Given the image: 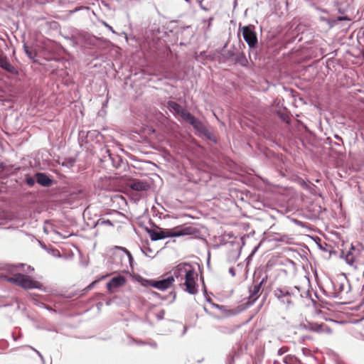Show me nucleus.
Returning <instances> with one entry per match:
<instances>
[{"label":"nucleus","mask_w":364,"mask_h":364,"mask_svg":"<svg viewBox=\"0 0 364 364\" xmlns=\"http://www.w3.org/2000/svg\"><path fill=\"white\" fill-rule=\"evenodd\" d=\"M62 36L67 40L73 42L74 46H80L82 48H100V39L87 32L73 30L70 34Z\"/></svg>","instance_id":"39448f33"},{"label":"nucleus","mask_w":364,"mask_h":364,"mask_svg":"<svg viewBox=\"0 0 364 364\" xmlns=\"http://www.w3.org/2000/svg\"><path fill=\"white\" fill-rule=\"evenodd\" d=\"M205 301H206L207 302H208L209 304H212V305H213V304H214V303L213 302L212 299H211L210 297H208V296H205Z\"/></svg>","instance_id":"774afa93"},{"label":"nucleus","mask_w":364,"mask_h":364,"mask_svg":"<svg viewBox=\"0 0 364 364\" xmlns=\"http://www.w3.org/2000/svg\"><path fill=\"white\" fill-rule=\"evenodd\" d=\"M306 24H276L271 27V37L277 41L289 44L302 41L303 28Z\"/></svg>","instance_id":"f03ea898"},{"label":"nucleus","mask_w":364,"mask_h":364,"mask_svg":"<svg viewBox=\"0 0 364 364\" xmlns=\"http://www.w3.org/2000/svg\"><path fill=\"white\" fill-rule=\"evenodd\" d=\"M95 225H109L112 227L114 225L109 219L100 218L97 220Z\"/></svg>","instance_id":"f704fd0d"},{"label":"nucleus","mask_w":364,"mask_h":364,"mask_svg":"<svg viewBox=\"0 0 364 364\" xmlns=\"http://www.w3.org/2000/svg\"><path fill=\"white\" fill-rule=\"evenodd\" d=\"M149 222L154 228L144 227V230L151 241H158L168 237H181L191 234L188 227L177 226L172 229L164 230L156 225L151 220H149Z\"/></svg>","instance_id":"20e7f679"},{"label":"nucleus","mask_w":364,"mask_h":364,"mask_svg":"<svg viewBox=\"0 0 364 364\" xmlns=\"http://www.w3.org/2000/svg\"><path fill=\"white\" fill-rule=\"evenodd\" d=\"M100 134V132L96 130L89 131L86 133V138H94L97 137Z\"/></svg>","instance_id":"58836bf2"},{"label":"nucleus","mask_w":364,"mask_h":364,"mask_svg":"<svg viewBox=\"0 0 364 364\" xmlns=\"http://www.w3.org/2000/svg\"><path fill=\"white\" fill-rule=\"evenodd\" d=\"M262 288L261 283H257L253 287V289H249V296L248 301L239 305L237 308L232 310H230L231 311L232 315H237L240 313L242 312L250 306H251L257 299V295L261 291Z\"/></svg>","instance_id":"1a4fd4ad"},{"label":"nucleus","mask_w":364,"mask_h":364,"mask_svg":"<svg viewBox=\"0 0 364 364\" xmlns=\"http://www.w3.org/2000/svg\"><path fill=\"white\" fill-rule=\"evenodd\" d=\"M364 37V27L360 28V31L358 32V36L360 38V35Z\"/></svg>","instance_id":"338daca9"},{"label":"nucleus","mask_w":364,"mask_h":364,"mask_svg":"<svg viewBox=\"0 0 364 364\" xmlns=\"http://www.w3.org/2000/svg\"><path fill=\"white\" fill-rule=\"evenodd\" d=\"M101 156L100 157V162L105 166L107 167L109 165V161L112 159V153L108 146H105L100 150Z\"/></svg>","instance_id":"4be33fe9"},{"label":"nucleus","mask_w":364,"mask_h":364,"mask_svg":"<svg viewBox=\"0 0 364 364\" xmlns=\"http://www.w3.org/2000/svg\"><path fill=\"white\" fill-rule=\"evenodd\" d=\"M340 292L338 291H335L333 293H332V297L333 298H338L339 296H340Z\"/></svg>","instance_id":"69168bd1"},{"label":"nucleus","mask_w":364,"mask_h":364,"mask_svg":"<svg viewBox=\"0 0 364 364\" xmlns=\"http://www.w3.org/2000/svg\"><path fill=\"white\" fill-rule=\"evenodd\" d=\"M164 316H165V311L164 309H161L160 310L157 314H156V318L158 320L161 321L162 319H164Z\"/></svg>","instance_id":"c03bdc74"},{"label":"nucleus","mask_w":364,"mask_h":364,"mask_svg":"<svg viewBox=\"0 0 364 364\" xmlns=\"http://www.w3.org/2000/svg\"><path fill=\"white\" fill-rule=\"evenodd\" d=\"M65 52V49L61 45L53 43V47L49 50L48 55L46 58L49 61L61 62L65 60V58L61 56V53Z\"/></svg>","instance_id":"9b49d317"},{"label":"nucleus","mask_w":364,"mask_h":364,"mask_svg":"<svg viewBox=\"0 0 364 364\" xmlns=\"http://www.w3.org/2000/svg\"><path fill=\"white\" fill-rule=\"evenodd\" d=\"M140 249H141V250L142 253H143L145 256H149V255H148V253H149H149L152 252V250H151L149 247H146L145 250H144V249H143L142 247H140Z\"/></svg>","instance_id":"09e8293b"},{"label":"nucleus","mask_w":364,"mask_h":364,"mask_svg":"<svg viewBox=\"0 0 364 364\" xmlns=\"http://www.w3.org/2000/svg\"><path fill=\"white\" fill-rule=\"evenodd\" d=\"M360 254V250L357 249L353 244H351L350 249L346 253H345L344 251H341L340 258H343L346 264L350 266H353L355 262L356 257Z\"/></svg>","instance_id":"2eb2a0df"},{"label":"nucleus","mask_w":364,"mask_h":364,"mask_svg":"<svg viewBox=\"0 0 364 364\" xmlns=\"http://www.w3.org/2000/svg\"><path fill=\"white\" fill-rule=\"evenodd\" d=\"M217 330L220 333H223V334H232L234 332V330L229 328V327H227V326H219L217 327Z\"/></svg>","instance_id":"473e14b6"},{"label":"nucleus","mask_w":364,"mask_h":364,"mask_svg":"<svg viewBox=\"0 0 364 364\" xmlns=\"http://www.w3.org/2000/svg\"><path fill=\"white\" fill-rule=\"evenodd\" d=\"M167 107L171 112L179 116L183 122L186 121L187 117L191 114L188 109L183 107L180 104L175 101L168 100L167 102Z\"/></svg>","instance_id":"9d476101"},{"label":"nucleus","mask_w":364,"mask_h":364,"mask_svg":"<svg viewBox=\"0 0 364 364\" xmlns=\"http://www.w3.org/2000/svg\"><path fill=\"white\" fill-rule=\"evenodd\" d=\"M24 182L29 187H33L35 184L37 183V181H36V173L33 176L26 174L24 178Z\"/></svg>","instance_id":"c756f323"},{"label":"nucleus","mask_w":364,"mask_h":364,"mask_svg":"<svg viewBox=\"0 0 364 364\" xmlns=\"http://www.w3.org/2000/svg\"><path fill=\"white\" fill-rule=\"evenodd\" d=\"M237 347H232L230 351L226 355L225 364H234L237 358H240L242 354V347L240 343H236Z\"/></svg>","instance_id":"6ab92c4d"},{"label":"nucleus","mask_w":364,"mask_h":364,"mask_svg":"<svg viewBox=\"0 0 364 364\" xmlns=\"http://www.w3.org/2000/svg\"><path fill=\"white\" fill-rule=\"evenodd\" d=\"M9 347V342L6 340H0V349L5 350Z\"/></svg>","instance_id":"79ce46f5"},{"label":"nucleus","mask_w":364,"mask_h":364,"mask_svg":"<svg viewBox=\"0 0 364 364\" xmlns=\"http://www.w3.org/2000/svg\"><path fill=\"white\" fill-rule=\"evenodd\" d=\"M252 257H253L250 256V254L247 256V257L245 259L247 264H249L251 262Z\"/></svg>","instance_id":"0e129e2a"},{"label":"nucleus","mask_w":364,"mask_h":364,"mask_svg":"<svg viewBox=\"0 0 364 364\" xmlns=\"http://www.w3.org/2000/svg\"><path fill=\"white\" fill-rule=\"evenodd\" d=\"M6 168V164L4 162L0 161V172H2Z\"/></svg>","instance_id":"bf43d9fd"},{"label":"nucleus","mask_w":364,"mask_h":364,"mask_svg":"<svg viewBox=\"0 0 364 364\" xmlns=\"http://www.w3.org/2000/svg\"><path fill=\"white\" fill-rule=\"evenodd\" d=\"M184 122L192 126L198 136L204 137L214 144H218V139L214 134L207 129L200 119L195 117L192 113L189 114Z\"/></svg>","instance_id":"0eeeda50"},{"label":"nucleus","mask_w":364,"mask_h":364,"mask_svg":"<svg viewBox=\"0 0 364 364\" xmlns=\"http://www.w3.org/2000/svg\"><path fill=\"white\" fill-rule=\"evenodd\" d=\"M200 279H201V281L203 282V295H204V296H207V294H208L207 288H206V286L205 284L203 277H201Z\"/></svg>","instance_id":"8fccbe9b"},{"label":"nucleus","mask_w":364,"mask_h":364,"mask_svg":"<svg viewBox=\"0 0 364 364\" xmlns=\"http://www.w3.org/2000/svg\"><path fill=\"white\" fill-rule=\"evenodd\" d=\"M300 184L304 189L309 191L310 193H311L312 185L309 184L307 182L304 181V180L301 181Z\"/></svg>","instance_id":"ea45409f"},{"label":"nucleus","mask_w":364,"mask_h":364,"mask_svg":"<svg viewBox=\"0 0 364 364\" xmlns=\"http://www.w3.org/2000/svg\"><path fill=\"white\" fill-rule=\"evenodd\" d=\"M109 164L115 168H120L122 165L124 164V160L123 158L118 155L112 154V159L109 161Z\"/></svg>","instance_id":"a878e982"},{"label":"nucleus","mask_w":364,"mask_h":364,"mask_svg":"<svg viewBox=\"0 0 364 364\" xmlns=\"http://www.w3.org/2000/svg\"><path fill=\"white\" fill-rule=\"evenodd\" d=\"M114 249L116 250L122 251L127 256L129 264L132 267V263L134 262V257H133L132 253L127 248H125L124 247L115 246Z\"/></svg>","instance_id":"c85d7f7f"},{"label":"nucleus","mask_w":364,"mask_h":364,"mask_svg":"<svg viewBox=\"0 0 364 364\" xmlns=\"http://www.w3.org/2000/svg\"><path fill=\"white\" fill-rule=\"evenodd\" d=\"M28 347L31 348V349H33L37 353V355L40 357L42 362L44 363V358H43V355L41 353V352H39L38 350H37L32 346H28Z\"/></svg>","instance_id":"864d4df0"},{"label":"nucleus","mask_w":364,"mask_h":364,"mask_svg":"<svg viewBox=\"0 0 364 364\" xmlns=\"http://www.w3.org/2000/svg\"><path fill=\"white\" fill-rule=\"evenodd\" d=\"M127 279L123 275H117L113 277L106 284L107 291L109 293H114L116 289L124 286L126 283Z\"/></svg>","instance_id":"dca6fc26"},{"label":"nucleus","mask_w":364,"mask_h":364,"mask_svg":"<svg viewBox=\"0 0 364 364\" xmlns=\"http://www.w3.org/2000/svg\"><path fill=\"white\" fill-rule=\"evenodd\" d=\"M226 46L227 44H225L223 48L220 50L219 56L220 63L231 62L232 59H233L234 53L237 48L233 46L230 49L227 50L225 49Z\"/></svg>","instance_id":"aec40b11"},{"label":"nucleus","mask_w":364,"mask_h":364,"mask_svg":"<svg viewBox=\"0 0 364 364\" xmlns=\"http://www.w3.org/2000/svg\"><path fill=\"white\" fill-rule=\"evenodd\" d=\"M0 68L6 73L14 76L19 75L18 68L11 65L7 57L3 54H0Z\"/></svg>","instance_id":"a211bd4d"},{"label":"nucleus","mask_w":364,"mask_h":364,"mask_svg":"<svg viewBox=\"0 0 364 364\" xmlns=\"http://www.w3.org/2000/svg\"><path fill=\"white\" fill-rule=\"evenodd\" d=\"M261 245V242H259L257 246H255L250 252V256L254 257V255L256 254V252L258 251L259 247Z\"/></svg>","instance_id":"de8ad7c7"},{"label":"nucleus","mask_w":364,"mask_h":364,"mask_svg":"<svg viewBox=\"0 0 364 364\" xmlns=\"http://www.w3.org/2000/svg\"><path fill=\"white\" fill-rule=\"evenodd\" d=\"M274 296L283 304H287V306L291 305L292 301L291 299H287L286 296H291L294 295L291 289L288 287L284 288H277L274 291Z\"/></svg>","instance_id":"4468645a"},{"label":"nucleus","mask_w":364,"mask_h":364,"mask_svg":"<svg viewBox=\"0 0 364 364\" xmlns=\"http://www.w3.org/2000/svg\"><path fill=\"white\" fill-rule=\"evenodd\" d=\"M267 279H268V276H267V275H266L264 277H263V278L262 279V280H261L259 283H261V284H262V286H263V284H264L265 282H267Z\"/></svg>","instance_id":"680f3d73"},{"label":"nucleus","mask_w":364,"mask_h":364,"mask_svg":"<svg viewBox=\"0 0 364 364\" xmlns=\"http://www.w3.org/2000/svg\"><path fill=\"white\" fill-rule=\"evenodd\" d=\"M36 181L42 187L50 188L57 183V181L46 172L36 171Z\"/></svg>","instance_id":"ddd939ff"},{"label":"nucleus","mask_w":364,"mask_h":364,"mask_svg":"<svg viewBox=\"0 0 364 364\" xmlns=\"http://www.w3.org/2000/svg\"><path fill=\"white\" fill-rule=\"evenodd\" d=\"M127 337L128 339V342H127L128 344L136 343L137 345H146V342L143 341L141 340L135 339L134 338H133L130 336H127Z\"/></svg>","instance_id":"c9c22d12"},{"label":"nucleus","mask_w":364,"mask_h":364,"mask_svg":"<svg viewBox=\"0 0 364 364\" xmlns=\"http://www.w3.org/2000/svg\"><path fill=\"white\" fill-rule=\"evenodd\" d=\"M230 63L233 65H240L244 68L248 66V60L245 54L243 52L237 50V49H236L234 53L233 59H232Z\"/></svg>","instance_id":"412c9836"},{"label":"nucleus","mask_w":364,"mask_h":364,"mask_svg":"<svg viewBox=\"0 0 364 364\" xmlns=\"http://www.w3.org/2000/svg\"><path fill=\"white\" fill-rule=\"evenodd\" d=\"M107 275L101 276L98 279L94 280L85 289V290L87 291L91 290L98 282L105 279V278H107Z\"/></svg>","instance_id":"72a5a7b5"},{"label":"nucleus","mask_w":364,"mask_h":364,"mask_svg":"<svg viewBox=\"0 0 364 364\" xmlns=\"http://www.w3.org/2000/svg\"><path fill=\"white\" fill-rule=\"evenodd\" d=\"M25 266L26 264L23 263L6 264V270L10 273L11 275L5 276L4 279L26 290L37 289L41 291H46V289L43 287V285L41 282L36 281L31 277L22 273H14L19 269H23Z\"/></svg>","instance_id":"7ed1b4c3"},{"label":"nucleus","mask_w":364,"mask_h":364,"mask_svg":"<svg viewBox=\"0 0 364 364\" xmlns=\"http://www.w3.org/2000/svg\"><path fill=\"white\" fill-rule=\"evenodd\" d=\"M304 128H305V134H306V138H311V136H314V134L312 132H311L308 128L307 127L304 126Z\"/></svg>","instance_id":"49530a36"},{"label":"nucleus","mask_w":364,"mask_h":364,"mask_svg":"<svg viewBox=\"0 0 364 364\" xmlns=\"http://www.w3.org/2000/svg\"><path fill=\"white\" fill-rule=\"evenodd\" d=\"M168 274L173 277V280L175 278L180 281L185 280L183 285L186 292L191 295L198 293V275L195 267L189 262L179 263L168 272Z\"/></svg>","instance_id":"f257e3e1"},{"label":"nucleus","mask_w":364,"mask_h":364,"mask_svg":"<svg viewBox=\"0 0 364 364\" xmlns=\"http://www.w3.org/2000/svg\"><path fill=\"white\" fill-rule=\"evenodd\" d=\"M228 272L231 274L232 277H235L236 274L235 269L232 267L229 268Z\"/></svg>","instance_id":"4d7b16f0"},{"label":"nucleus","mask_w":364,"mask_h":364,"mask_svg":"<svg viewBox=\"0 0 364 364\" xmlns=\"http://www.w3.org/2000/svg\"><path fill=\"white\" fill-rule=\"evenodd\" d=\"M140 284L143 287H151L154 288V279L141 277Z\"/></svg>","instance_id":"7c9ffc66"},{"label":"nucleus","mask_w":364,"mask_h":364,"mask_svg":"<svg viewBox=\"0 0 364 364\" xmlns=\"http://www.w3.org/2000/svg\"><path fill=\"white\" fill-rule=\"evenodd\" d=\"M122 257H124V255L115 253L114 255V262L116 264L122 262Z\"/></svg>","instance_id":"a19ab883"},{"label":"nucleus","mask_w":364,"mask_h":364,"mask_svg":"<svg viewBox=\"0 0 364 364\" xmlns=\"http://www.w3.org/2000/svg\"><path fill=\"white\" fill-rule=\"evenodd\" d=\"M246 237H249V235H243L242 236L240 237V241H241V245L238 246L237 247V252H232V253H233L235 255V258H234V260H237L240 256V254H241V251H242V247L245 246V239Z\"/></svg>","instance_id":"cd10ccee"},{"label":"nucleus","mask_w":364,"mask_h":364,"mask_svg":"<svg viewBox=\"0 0 364 364\" xmlns=\"http://www.w3.org/2000/svg\"><path fill=\"white\" fill-rule=\"evenodd\" d=\"M286 237H287V235H282V236H279V237L276 238V240L278 242H284Z\"/></svg>","instance_id":"13d9d810"},{"label":"nucleus","mask_w":364,"mask_h":364,"mask_svg":"<svg viewBox=\"0 0 364 364\" xmlns=\"http://www.w3.org/2000/svg\"><path fill=\"white\" fill-rule=\"evenodd\" d=\"M175 36L173 27L169 24H148L146 28L144 37L147 41H152L154 43L160 40H166Z\"/></svg>","instance_id":"423d86ee"},{"label":"nucleus","mask_w":364,"mask_h":364,"mask_svg":"<svg viewBox=\"0 0 364 364\" xmlns=\"http://www.w3.org/2000/svg\"><path fill=\"white\" fill-rule=\"evenodd\" d=\"M334 138L338 141V142H333V140L330 137H327L326 144H329L331 146L343 147V141L341 136H340L338 134H335ZM343 149H344V148H343ZM335 152L338 156H343L345 153L344 150H337Z\"/></svg>","instance_id":"5701e85b"},{"label":"nucleus","mask_w":364,"mask_h":364,"mask_svg":"<svg viewBox=\"0 0 364 364\" xmlns=\"http://www.w3.org/2000/svg\"><path fill=\"white\" fill-rule=\"evenodd\" d=\"M326 326V325L323 323H318L309 321L306 319L305 322H301L299 324V329H303L311 332H315L318 333H323L324 329L323 327Z\"/></svg>","instance_id":"f3484780"},{"label":"nucleus","mask_w":364,"mask_h":364,"mask_svg":"<svg viewBox=\"0 0 364 364\" xmlns=\"http://www.w3.org/2000/svg\"><path fill=\"white\" fill-rule=\"evenodd\" d=\"M343 290H344V284L343 283H340L339 284V287H338V291L340 293H341Z\"/></svg>","instance_id":"052dcab7"},{"label":"nucleus","mask_w":364,"mask_h":364,"mask_svg":"<svg viewBox=\"0 0 364 364\" xmlns=\"http://www.w3.org/2000/svg\"><path fill=\"white\" fill-rule=\"evenodd\" d=\"M277 117L283 122L289 124L291 123V117L287 109L283 110L278 109L276 111Z\"/></svg>","instance_id":"393cba45"},{"label":"nucleus","mask_w":364,"mask_h":364,"mask_svg":"<svg viewBox=\"0 0 364 364\" xmlns=\"http://www.w3.org/2000/svg\"><path fill=\"white\" fill-rule=\"evenodd\" d=\"M168 296L171 297V299L170 300V301H169V302H170V303H172V302H173V301H175V299H176V292H175V291H171V292L169 293V294H168Z\"/></svg>","instance_id":"603ef678"},{"label":"nucleus","mask_w":364,"mask_h":364,"mask_svg":"<svg viewBox=\"0 0 364 364\" xmlns=\"http://www.w3.org/2000/svg\"><path fill=\"white\" fill-rule=\"evenodd\" d=\"M283 362L285 364H295V362H298V358L295 355H288L283 358Z\"/></svg>","instance_id":"2f4dec72"},{"label":"nucleus","mask_w":364,"mask_h":364,"mask_svg":"<svg viewBox=\"0 0 364 364\" xmlns=\"http://www.w3.org/2000/svg\"><path fill=\"white\" fill-rule=\"evenodd\" d=\"M23 50L26 55L33 62H37L36 58L37 57V52L35 49L30 48L26 43L23 45Z\"/></svg>","instance_id":"bb28decb"},{"label":"nucleus","mask_w":364,"mask_h":364,"mask_svg":"<svg viewBox=\"0 0 364 364\" xmlns=\"http://www.w3.org/2000/svg\"><path fill=\"white\" fill-rule=\"evenodd\" d=\"M173 284V277L169 275L168 272L163 274L159 279H154V288L160 290L165 291L170 288Z\"/></svg>","instance_id":"f8f14e48"},{"label":"nucleus","mask_w":364,"mask_h":364,"mask_svg":"<svg viewBox=\"0 0 364 364\" xmlns=\"http://www.w3.org/2000/svg\"><path fill=\"white\" fill-rule=\"evenodd\" d=\"M151 294L155 296H157L159 298H160L162 300H166L167 298L166 297H164V296H161L160 294L156 292V291H151Z\"/></svg>","instance_id":"6e6d98bb"},{"label":"nucleus","mask_w":364,"mask_h":364,"mask_svg":"<svg viewBox=\"0 0 364 364\" xmlns=\"http://www.w3.org/2000/svg\"><path fill=\"white\" fill-rule=\"evenodd\" d=\"M232 252H235V250H232L228 253V260L230 262H236L237 260H234L235 255L232 253Z\"/></svg>","instance_id":"3c124183"},{"label":"nucleus","mask_w":364,"mask_h":364,"mask_svg":"<svg viewBox=\"0 0 364 364\" xmlns=\"http://www.w3.org/2000/svg\"><path fill=\"white\" fill-rule=\"evenodd\" d=\"M131 188L136 191H146L150 188V185L145 181L136 180L131 184Z\"/></svg>","instance_id":"b1692460"},{"label":"nucleus","mask_w":364,"mask_h":364,"mask_svg":"<svg viewBox=\"0 0 364 364\" xmlns=\"http://www.w3.org/2000/svg\"><path fill=\"white\" fill-rule=\"evenodd\" d=\"M213 306L215 307V309H219L222 312L228 313L229 315L232 316L231 314V311H230V309H228L225 306L220 305V304H213ZM232 309H232L231 310H232Z\"/></svg>","instance_id":"e433bc0d"},{"label":"nucleus","mask_w":364,"mask_h":364,"mask_svg":"<svg viewBox=\"0 0 364 364\" xmlns=\"http://www.w3.org/2000/svg\"><path fill=\"white\" fill-rule=\"evenodd\" d=\"M36 305L38 306L41 307V308L46 309H47L49 311L56 312V311L54 309H53L51 306L46 304L43 302L38 301V302L36 303Z\"/></svg>","instance_id":"4c0bfd02"},{"label":"nucleus","mask_w":364,"mask_h":364,"mask_svg":"<svg viewBox=\"0 0 364 364\" xmlns=\"http://www.w3.org/2000/svg\"><path fill=\"white\" fill-rule=\"evenodd\" d=\"M146 345H149L153 348H157V343L154 341H151L149 342H146Z\"/></svg>","instance_id":"5fc2aeb1"},{"label":"nucleus","mask_w":364,"mask_h":364,"mask_svg":"<svg viewBox=\"0 0 364 364\" xmlns=\"http://www.w3.org/2000/svg\"><path fill=\"white\" fill-rule=\"evenodd\" d=\"M239 25L240 29H241L242 32L243 38L249 46V58L250 60H252V55L253 53V50L257 49L258 48V40L257 33L255 32V27L252 24H247L242 27H241L242 24Z\"/></svg>","instance_id":"6e6552de"},{"label":"nucleus","mask_w":364,"mask_h":364,"mask_svg":"<svg viewBox=\"0 0 364 364\" xmlns=\"http://www.w3.org/2000/svg\"><path fill=\"white\" fill-rule=\"evenodd\" d=\"M24 272H31L32 271L34 270L33 267H32L30 265H28L27 266V269H23Z\"/></svg>","instance_id":"e2e57ef3"},{"label":"nucleus","mask_w":364,"mask_h":364,"mask_svg":"<svg viewBox=\"0 0 364 364\" xmlns=\"http://www.w3.org/2000/svg\"><path fill=\"white\" fill-rule=\"evenodd\" d=\"M288 349L289 348L287 347H284V346L281 347L280 348H279V350L277 351V354L279 355H282L284 354L286 352H287Z\"/></svg>","instance_id":"a18cd8bd"},{"label":"nucleus","mask_w":364,"mask_h":364,"mask_svg":"<svg viewBox=\"0 0 364 364\" xmlns=\"http://www.w3.org/2000/svg\"><path fill=\"white\" fill-rule=\"evenodd\" d=\"M86 134L83 131H80L78 134L79 139H82V141L87 143V138L85 137Z\"/></svg>","instance_id":"37998d69"}]
</instances>
